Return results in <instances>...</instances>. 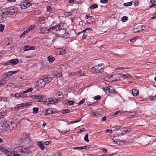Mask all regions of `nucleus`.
Instances as JSON below:
<instances>
[{
    "label": "nucleus",
    "instance_id": "25",
    "mask_svg": "<svg viewBox=\"0 0 156 156\" xmlns=\"http://www.w3.org/2000/svg\"><path fill=\"white\" fill-rule=\"evenodd\" d=\"M38 145L40 148L41 150H43L44 149V146L43 144L41 143V141H39L38 143Z\"/></svg>",
    "mask_w": 156,
    "mask_h": 156
},
{
    "label": "nucleus",
    "instance_id": "9",
    "mask_svg": "<svg viewBox=\"0 0 156 156\" xmlns=\"http://www.w3.org/2000/svg\"><path fill=\"white\" fill-rule=\"evenodd\" d=\"M109 79L110 82H114L118 80L119 79V77L117 75L115 74L111 76Z\"/></svg>",
    "mask_w": 156,
    "mask_h": 156
},
{
    "label": "nucleus",
    "instance_id": "59",
    "mask_svg": "<svg viewBox=\"0 0 156 156\" xmlns=\"http://www.w3.org/2000/svg\"><path fill=\"white\" fill-rule=\"evenodd\" d=\"M136 40V38H133L130 40V41L132 42H134Z\"/></svg>",
    "mask_w": 156,
    "mask_h": 156
},
{
    "label": "nucleus",
    "instance_id": "43",
    "mask_svg": "<svg viewBox=\"0 0 156 156\" xmlns=\"http://www.w3.org/2000/svg\"><path fill=\"white\" fill-rule=\"evenodd\" d=\"M140 28L142 30H145L148 29V27H146L144 26H141Z\"/></svg>",
    "mask_w": 156,
    "mask_h": 156
},
{
    "label": "nucleus",
    "instance_id": "12",
    "mask_svg": "<svg viewBox=\"0 0 156 156\" xmlns=\"http://www.w3.org/2000/svg\"><path fill=\"white\" fill-rule=\"evenodd\" d=\"M35 48L34 46H31L29 47L28 46H26L23 48L24 51H28L30 50H34V49Z\"/></svg>",
    "mask_w": 156,
    "mask_h": 156
},
{
    "label": "nucleus",
    "instance_id": "24",
    "mask_svg": "<svg viewBox=\"0 0 156 156\" xmlns=\"http://www.w3.org/2000/svg\"><path fill=\"white\" fill-rule=\"evenodd\" d=\"M48 60L49 62H52L55 61V58L52 55H49L48 57Z\"/></svg>",
    "mask_w": 156,
    "mask_h": 156
},
{
    "label": "nucleus",
    "instance_id": "32",
    "mask_svg": "<svg viewBox=\"0 0 156 156\" xmlns=\"http://www.w3.org/2000/svg\"><path fill=\"white\" fill-rule=\"evenodd\" d=\"M33 90V89L32 88H30L26 90L25 91H24L23 92V94H25V93H27L29 92H31Z\"/></svg>",
    "mask_w": 156,
    "mask_h": 156
},
{
    "label": "nucleus",
    "instance_id": "54",
    "mask_svg": "<svg viewBox=\"0 0 156 156\" xmlns=\"http://www.w3.org/2000/svg\"><path fill=\"white\" fill-rule=\"evenodd\" d=\"M13 84L12 83H9L7 85H6V87L8 88V87H11L13 86Z\"/></svg>",
    "mask_w": 156,
    "mask_h": 156
},
{
    "label": "nucleus",
    "instance_id": "38",
    "mask_svg": "<svg viewBox=\"0 0 156 156\" xmlns=\"http://www.w3.org/2000/svg\"><path fill=\"white\" fill-rule=\"evenodd\" d=\"M98 7V5L97 4H93L92 5H91L90 7V8L91 9H94Z\"/></svg>",
    "mask_w": 156,
    "mask_h": 156
},
{
    "label": "nucleus",
    "instance_id": "53",
    "mask_svg": "<svg viewBox=\"0 0 156 156\" xmlns=\"http://www.w3.org/2000/svg\"><path fill=\"white\" fill-rule=\"evenodd\" d=\"M101 98V96L99 95L96 96L94 97V99L95 100H99Z\"/></svg>",
    "mask_w": 156,
    "mask_h": 156
},
{
    "label": "nucleus",
    "instance_id": "35",
    "mask_svg": "<svg viewBox=\"0 0 156 156\" xmlns=\"http://www.w3.org/2000/svg\"><path fill=\"white\" fill-rule=\"evenodd\" d=\"M39 108H33V113L34 114L37 113L38 111Z\"/></svg>",
    "mask_w": 156,
    "mask_h": 156
},
{
    "label": "nucleus",
    "instance_id": "37",
    "mask_svg": "<svg viewBox=\"0 0 156 156\" xmlns=\"http://www.w3.org/2000/svg\"><path fill=\"white\" fill-rule=\"evenodd\" d=\"M66 53L65 51L63 49H61L60 50L59 53L60 55H62Z\"/></svg>",
    "mask_w": 156,
    "mask_h": 156
},
{
    "label": "nucleus",
    "instance_id": "60",
    "mask_svg": "<svg viewBox=\"0 0 156 156\" xmlns=\"http://www.w3.org/2000/svg\"><path fill=\"white\" fill-rule=\"evenodd\" d=\"M80 71L81 72L79 73V74L80 76H83L85 75V74L83 72H82L81 71Z\"/></svg>",
    "mask_w": 156,
    "mask_h": 156
},
{
    "label": "nucleus",
    "instance_id": "6",
    "mask_svg": "<svg viewBox=\"0 0 156 156\" xmlns=\"http://www.w3.org/2000/svg\"><path fill=\"white\" fill-rule=\"evenodd\" d=\"M19 62L18 59L16 58L12 59L7 62H4V64L5 65H15L17 64Z\"/></svg>",
    "mask_w": 156,
    "mask_h": 156
},
{
    "label": "nucleus",
    "instance_id": "44",
    "mask_svg": "<svg viewBox=\"0 0 156 156\" xmlns=\"http://www.w3.org/2000/svg\"><path fill=\"white\" fill-rule=\"evenodd\" d=\"M123 129H126L123 130V131L125 133H129L130 130V129L129 128H127V127H125L124 128H123Z\"/></svg>",
    "mask_w": 156,
    "mask_h": 156
},
{
    "label": "nucleus",
    "instance_id": "57",
    "mask_svg": "<svg viewBox=\"0 0 156 156\" xmlns=\"http://www.w3.org/2000/svg\"><path fill=\"white\" fill-rule=\"evenodd\" d=\"M114 154H103V155H100L99 156H112Z\"/></svg>",
    "mask_w": 156,
    "mask_h": 156
},
{
    "label": "nucleus",
    "instance_id": "55",
    "mask_svg": "<svg viewBox=\"0 0 156 156\" xmlns=\"http://www.w3.org/2000/svg\"><path fill=\"white\" fill-rule=\"evenodd\" d=\"M85 101V100L84 99H82V100L80 101L78 103L79 105H80L83 104Z\"/></svg>",
    "mask_w": 156,
    "mask_h": 156
},
{
    "label": "nucleus",
    "instance_id": "11",
    "mask_svg": "<svg viewBox=\"0 0 156 156\" xmlns=\"http://www.w3.org/2000/svg\"><path fill=\"white\" fill-rule=\"evenodd\" d=\"M109 89L108 90L109 91L110 94H116L117 93V91L114 89V88L111 86H109L108 87Z\"/></svg>",
    "mask_w": 156,
    "mask_h": 156
},
{
    "label": "nucleus",
    "instance_id": "7",
    "mask_svg": "<svg viewBox=\"0 0 156 156\" xmlns=\"http://www.w3.org/2000/svg\"><path fill=\"white\" fill-rule=\"evenodd\" d=\"M31 5V4L27 0H23L20 4L21 9H25Z\"/></svg>",
    "mask_w": 156,
    "mask_h": 156
},
{
    "label": "nucleus",
    "instance_id": "1",
    "mask_svg": "<svg viewBox=\"0 0 156 156\" xmlns=\"http://www.w3.org/2000/svg\"><path fill=\"white\" fill-rule=\"evenodd\" d=\"M8 122V125L9 128L12 129L16 126L17 124L19 123L21 120V117L19 115H15L12 119Z\"/></svg>",
    "mask_w": 156,
    "mask_h": 156
},
{
    "label": "nucleus",
    "instance_id": "42",
    "mask_svg": "<svg viewBox=\"0 0 156 156\" xmlns=\"http://www.w3.org/2000/svg\"><path fill=\"white\" fill-rule=\"evenodd\" d=\"M28 31L26 30L24 31L20 35V37L21 38L23 37L25 34H27L28 32Z\"/></svg>",
    "mask_w": 156,
    "mask_h": 156
},
{
    "label": "nucleus",
    "instance_id": "14",
    "mask_svg": "<svg viewBox=\"0 0 156 156\" xmlns=\"http://www.w3.org/2000/svg\"><path fill=\"white\" fill-rule=\"evenodd\" d=\"M119 75L121 77H122L123 79H126L128 77H130L131 76L130 74L128 73H127L126 74L120 73L119 74Z\"/></svg>",
    "mask_w": 156,
    "mask_h": 156
},
{
    "label": "nucleus",
    "instance_id": "63",
    "mask_svg": "<svg viewBox=\"0 0 156 156\" xmlns=\"http://www.w3.org/2000/svg\"><path fill=\"white\" fill-rule=\"evenodd\" d=\"M51 143V142L50 141H45L44 142V144L46 145H48L50 143Z\"/></svg>",
    "mask_w": 156,
    "mask_h": 156
},
{
    "label": "nucleus",
    "instance_id": "56",
    "mask_svg": "<svg viewBox=\"0 0 156 156\" xmlns=\"http://www.w3.org/2000/svg\"><path fill=\"white\" fill-rule=\"evenodd\" d=\"M100 2L102 3H107L108 2V0H101Z\"/></svg>",
    "mask_w": 156,
    "mask_h": 156
},
{
    "label": "nucleus",
    "instance_id": "52",
    "mask_svg": "<svg viewBox=\"0 0 156 156\" xmlns=\"http://www.w3.org/2000/svg\"><path fill=\"white\" fill-rule=\"evenodd\" d=\"M150 2L153 5H156V1L155 0H151Z\"/></svg>",
    "mask_w": 156,
    "mask_h": 156
},
{
    "label": "nucleus",
    "instance_id": "13",
    "mask_svg": "<svg viewBox=\"0 0 156 156\" xmlns=\"http://www.w3.org/2000/svg\"><path fill=\"white\" fill-rule=\"evenodd\" d=\"M47 27H42L40 29L41 32L42 34H46L48 33L47 30Z\"/></svg>",
    "mask_w": 156,
    "mask_h": 156
},
{
    "label": "nucleus",
    "instance_id": "21",
    "mask_svg": "<svg viewBox=\"0 0 156 156\" xmlns=\"http://www.w3.org/2000/svg\"><path fill=\"white\" fill-rule=\"evenodd\" d=\"M46 112L47 113L45 114V115H47L48 114H51L53 112V110L52 108H48L46 110Z\"/></svg>",
    "mask_w": 156,
    "mask_h": 156
},
{
    "label": "nucleus",
    "instance_id": "62",
    "mask_svg": "<svg viewBox=\"0 0 156 156\" xmlns=\"http://www.w3.org/2000/svg\"><path fill=\"white\" fill-rule=\"evenodd\" d=\"M2 101H8V99L6 97H2Z\"/></svg>",
    "mask_w": 156,
    "mask_h": 156
},
{
    "label": "nucleus",
    "instance_id": "50",
    "mask_svg": "<svg viewBox=\"0 0 156 156\" xmlns=\"http://www.w3.org/2000/svg\"><path fill=\"white\" fill-rule=\"evenodd\" d=\"M10 153V155H8V156H16V154L15 153V151L14 152H13L12 151H11Z\"/></svg>",
    "mask_w": 156,
    "mask_h": 156
},
{
    "label": "nucleus",
    "instance_id": "18",
    "mask_svg": "<svg viewBox=\"0 0 156 156\" xmlns=\"http://www.w3.org/2000/svg\"><path fill=\"white\" fill-rule=\"evenodd\" d=\"M87 30H89L90 31H92V29L91 28H87L85 29L83 31L79 32L77 33V35H80V34H82L84 32H86Z\"/></svg>",
    "mask_w": 156,
    "mask_h": 156
},
{
    "label": "nucleus",
    "instance_id": "28",
    "mask_svg": "<svg viewBox=\"0 0 156 156\" xmlns=\"http://www.w3.org/2000/svg\"><path fill=\"white\" fill-rule=\"evenodd\" d=\"M17 94L18 95L17 96V98H23V97H27V95L25 94H23V93L20 94Z\"/></svg>",
    "mask_w": 156,
    "mask_h": 156
},
{
    "label": "nucleus",
    "instance_id": "46",
    "mask_svg": "<svg viewBox=\"0 0 156 156\" xmlns=\"http://www.w3.org/2000/svg\"><path fill=\"white\" fill-rule=\"evenodd\" d=\"M88 134H87L84 137V140L85 141L87 142H89V140L88 139Z\"/></svg>",
    "mask_w": 156,
    "mask_h": 156
},
{
    "label": "nucleus",
    "instance_id": "64",
    "mask_svg": "<svg viewBox=\"0 0 156 156\" xmlns=\"http://www.w3.org/2000/svg\"><path fill=\"white\" fill-rule=\"evenodd\" d=\"M45 104L46 105H48L50 104L49 99L48 101H45Z\"/></svg>",
    "mask_w": 156,
    "mask_h": 156
},
{
    "label": "nucleus",
    "instance_id": "30",
    "mask_svg": "<svg viewBox=\"0 0 156 156\" xmlns=\"http://www.w3.org/2000/svg\"><path fill=\"white\" fill-rule=\"evenodd\" d=\"M62 76V73L61 72L57 73L55 75V77L57 78H59Z\"/></svg>",
    "mask_w": 156,
    "mask_h": 156
},
{
    "label": "nucleus",
    "instance_id": "41",
    "mask_svg": "<svg viewBox=\"0 0 156 156\" xmlns=\"http://www.w3.org/2000/svg\"><path fill=\"white\" fill-rule=\"evenodd\" d=\"M5 28V26L4 25L1 24H0V31L1 32H2Z\"/></svg>",
    "mask_w": 156,
    "mask_h": 156
},
{
    "label": "nucleus",
    "instance_id": "48",
    "mask_svg": "<svg viewBox=\"0 0 156 156\" xmlns=\"http://www.w3.org/2000/svg\"><path fill=\"white\" fill-rule=\"evenodd\" d=\"M12 71H9L6 73V75L7 76H10L12 75Z\"/></svg>",
    "mask_w": 156,
    "mask_h": 156
},
{
    "label": "nucleus",
    "instance_id": "58",
    "mask_svg": "<svg viewBox=\"0 0 156 156\" xmlns=\"http://www.w3.org/2000/svg\"><path fill=\"white\" fill-rule=\"evenodd\" d=\"M50 104H54V103L53 98H49V99Z\"/></svg>",
    "mask_w": 156,
    "mask_h": 156
},
{
    "label": "nucleus",
    "instance_id": "4",
    "mask_svg": "<svg viewBox=\"0 0 156 156\" xmlns=\"http://www.w3.org/2000/svg\"><path fill=\"white\" fill-rule=\"evenodd\" d=\"M92 70L94 71V73H102L104 71V69L102 67V64H100L98 66H95L92 68Z\"/></svg>",
    "mask_w": 156,
    "mask_h": 156
},
{
    "label": "nucleus",
    "instance_id": "40",
    "mask_svg": "<svg viewBox=\"0 0 156 156\" xmlns=\"http://www.w3.org/2000/svg\"><path fill=\"white\" fill-rule=\"evenodd\" d=\"M128 19L127 17L124 16L122 17V21L123 22H125L128 20Z\"/></svg>",
    "mask_w": 156,
    "mask_h": 156
},
{
    "label": "nucleus",
    "instance_id": "51",
    "mask_svg": "<svg viewBox=\"0 0 156 156\" xmlns=\"http://www.w3.org/2000/svg\"><path fill=\"white\" fill-rule=\"evenodd\" d=\"M106 133H109V134H111L112 133V130L109 129H107L105 130Z\"/></svg>",
    "mask_w": 156,
    "mask_h": 156
},
{
    "label": "nucleus",
    "instance_id": "36",
    "mask_svg": "<svg viewBox=\"0 0 156 156\" xmlns=\"http://www.w3.org/2000/svg\"><path fill=\"white\" fill-rule=\"evenodd\" d=\"M86 146H85L84 147H75L73 148L74 149H79V150H82L86 148Z\"/></svg>",
    "mask_w": 156,
    "mask_h": 156
},
{
    "label": "nucleus",
    "instance_id": "31",
    "mask_svg": "<svg viewBox=\"0 0 156 156\" xmlns=\"http://www.w3.org/2000/svg\"><path fill=\"white\" fill-rule=\"evenodd\" d=\"M7 113V112L5 111L1 112H0V118H1L2 116L5 115Z\"/></svg>",
    "mask_w": 156,
    "mask_h": 156
},
{
    "label": "nucleus",
    "instance_id": "5",
    "mask_svg": "<svg viewBox=\"0 0 156 156\" xmlns=\"http://www.w3.org/2000/svg\"><path fill=\"white\" fill-rule=\"evenodd\" d=\"M5 10L9 15H12L15 14L17 12L16 7L12 6L6 8Z\"/></svg>",
    "mask_w": 156,
    "mask_h": 156
},
{
    "label": "nucleus",
    "instance_id": "27",
    "mask_svg": "<svg viewBox=\"0 0 156 156\" xmlns=\"http://www.w3.org/2000/svg\"><path fill=\"white\" fill-rule=\"evenodd\" d=\"M102 89L108 95L109 94H110L109 91L108 90L109 89L108 87H103Z\"/></svg>",
    "mask_w": 156,
    "mask_h": 156
},
{
    "label": "nucleus",
    "instance_id": "2",
    "mask_svg": "<svg viewBox=\"0 0 156 156\" xmlns=\"http://www.w3.org/2000/svg\"><path fill=\"white\" fill-rule=\"evenodd\" d=\"M52 80V78L51 77L40 79L37 81L36 86L40 88L44 87L46 84L49 83Z\"/></svg>",
    "mask_w": 156,
    "mask_h": 156
},
{
    "label": "nucleus",
    "instance_id": "8",
    "mask_svg": "<svg viewBox=\"0 0 156 156\" xmlns=\"http://www.w3.org/2000/svg\"><path fill=\"white\" fill-rule=\"evenodd\" d=\"M30 138L29 135L27 134H24L22 138V142H25L26 141H29L30 140Z\"/></svg>",
    "mask_w": 156,
    "mask_h": 156
},
{
    "label": "nucleus",
    "instance_id": "23",
    "mask_svg": "<svg viewBox=\"0 0 156 156\" xmlns=\"http://www.w3.org/2000/svg\"><path fill=\"white\" fill-rule=\"evenodd\" d=\"M75 103V101H73L66 100L65 101V103L69 105H73Z\"/></svg>",
    "mask_w": 156,
    "mask_h": 156
},
{
    "label": "nucleus",
    "instance_id": "34",
    "mask_svg": "<svg viewBox=\"0 0 156 156\" xmlns=\"http://www.w3.org/2000/svg\"><path fill=\"white\" fill-rule=\"evenodd\" d=\"M6 80L4 79H3L0 80V86L3 85L6 83Z\"/></svg>",
    "mask_w": 156,
    "mask_h": 156
},
{
    "label": "nucleus",
    "instance_id": "61",
    "mask_svg": "<svg viewBox=\"0 0 156 156\" xmlns=\"http://www.w3.org/2000/svg\"><path fill=\"white\" fill-rule=\"evenodd\" d=\"M121 128V126H117L115 129V130L116 131L118 130L119 129Z\"/></svg>",
    "mask_w": 156,
    "mask_h": 156
},
{
    "label": "nucleus",
    "instance_id": "45",
    "mask_svg": "<svg viewBox=\"0 0 156 156\" xmlns=\"http://www.w3.org/2000/svg\"><path fill=\"white\" fill-rule=\"evenodd\" d=\"M83 33V36H82V38L83 39H85L87 37V33H86V32H84Z\"/></svg>",
    "mask_w": 156,
    "mask_h": 156
},
{
    "label": "nucleus",
    "instance_id": "16",
    "mask_svg": "<svg viewBox=\"0 0 156 156\" xmlns=\"http://www.w3.org/2000/svg\"><path fill=\"white\" fill-rule=\"evenodd\" d=\"M31 105L30 102H27L26 103H23L19 105V107H27L30 106Z\"/></svg>",
    "mask_w": 156,
    "mask_h": 156
},
{
    "label": "nucleus",
    "instance_id": "20",
    "mask_svg": "<svg viewBox=\"0 0 156 156\" xmlns=\"http://www.w3.org/2000/svg\"><path fill=\"white\" fill-rule=\"evenodd\" d=\"M132 93L134 96L138 95L139 94V91L136 89H133L132 90Z\"/></svg>",
    "mask_w": 156,
    "mask_h": 156
},
{
    "label": "nucleus",
    "instance_id": "29",
    "mask_svg": "<svg viewBox=\"0 0 156 156\" xmlns=\"http://www.w3.org/2000/svg\"><path fill=\"white\" fill-rule=\"evenodd\" d=\"M81 72L79 71H78L77 72H73L72 73H69V76H75V75H78L79 74V73L80 72Z\"/></svg>",
    "mask_w": 156,
    "mask_h": 156
},
{
    "label": "nucleus",
    "instance_id": "3",
    "mask_svg": "<svg viewBox=\"0 0 156 156\" xmlns=\"http://www.w3.org/2000/svg\"><path fill=\"white\" fill-rule=\"evenodd\" d=\"M15 150L16 156H26V153L23 151L22 147L21 146L19 147Z\"/></svg>",
    "mask_w": 156,
    "mask_h": 156
},
{
    "label": "nucleus",
    "instance_id": "15",
    "mask_svg": "<svg viewBox=\"0 0 156 156\" xmlns=\"http://www.w3.org/2000/svg\"><path fill=\"white\" fill-rule=\"evenodd\" d=\"M57 31L60 30H64L63 27V23H60L58 25L56 26Z\"/></svg>",
    "mask_w": 156,
    "mask_h": 156
},
{
    "label": "nucleus",
    "instance_id": "47",
    "mask_svg": "<svg viewBox=\"0 0 156 156\" xmlns=\"http://www.w3.org/2000/svg\"><path fill=\"white\" fill-rule=\"evenodd\" d=\"M123 113V112L122 111H116L115 113H114L113 115H116L119 114V113L122 114Z\"/></svg>",
    "mask_w": 156,
    "mask_h": 156
},
{
    "label": "nucleus",
    "instance_id": "26",
    "mask_svg": "<svg viewBox=\"0 0 156 156\" xmlns=\"http://www.w3.org/2000/svg\"><path fill=\"white\" fill-rule=\"evenodd\" d=\"M32 98H33L40 99L42 98V96L41 95H32Z\"/></svg>",
    "mask_w": 156,
    "mask_h": 156
},
{
    "label": "nucleus",
    "instance_id": "22",
    "mask_svg": "<svg viewBox=\"0 0 156 156\" xmlns=\"http://www.w3.org/2000/svg\"><path fill=\"white\" fill-rule=\"evenodd\" d=\"M55 30H56V31H57V28L56 26L51 27L48 29L47 30L48 33H49L51 31Z\"/></svg>",
    "mask_w": 156,
    "mask_h": 156
},
{
    "label": "nucleus",
    "instance_id": "33",
    "mask_svg": "<svg viewBox=\"0 0 156 156\" xmlns=\"http://www.w3.org/2000/svg\"><path fill=\"white\" fill-rule=\"evenodd\" d=\"M35 27V26L34 25H31L29 28L27 29V30L28 32L30 31V30L33 29Z\"/></svg>",
    "mask_w": 156,
    "mask_h": 156
},
{
    "label": "nucleus",
    "instance_id": "17",
    "mask_svg": "<svg viewBox=\"0 0 156 156\" xmlns=\"http://www.w3.org/2000/svg\"><path fill=\"white\" fill-rule=\"evenodd\" d=\"M3 152H4L6 155L7 156L8 155H9V154L11 151L10 148H8L7 149H5V148H3L2 149Z\"/></svg>",
    "mask_w": 156,
    "mask_h": 156
},
{
    "label": "nucleus",
    "instance_id": "49",
    "mask_svg": "<svg viewBox=\"0 0 156 156\" xmlns=\"http://www.w3.org/2000/svg\"><path fill=\"white\" fill-rule=\"evenodd\" d=\"M72 13L71 12H66L65 13V15L66 16H69L72 15Z\"/></svg>",
    "mask_w": 156,
    "mask_h": 156
},
{
    "label": "nucleus",
    "instance_id": "39",
    "mask_svg": "<svg viewBox=\"0 0 156 156\" xmlns=\"http://www.w3.org/2000/svg\"><path fill=\"white\" fill-rule=\"evenodd\" d=\"M132 3L131 2L124 3L123 4L124 5L126 6H131L132 5Z\"/></svg>",
    "mask_w": 156,
    "mask_h": 156
},
{
    "label": "nucleus",
    "instance_id": "10",
    "mask_svg": "<svg viewBox=\"0 0 156 156\" xmlns=\"http://www.w3.org/2000/svg\"><path fill=\"white\" fill-rule=\"evenodd\" d=\"M46 18L45 17H38L35 18V21L36 23H41L45 20Z\"/></svg>",
    "mask_w": 156,
    "mask_h": 156
},
{
    "label": "nucleus",
    "instance_id": "19",
    "mask_svg": "<svg viewBox=\"0 0 156 156\" xmlns=\"http://www.w3.org/2000/svg\"><path fill=\"white\" fill-rule=\"evenodd\" d=\"M55 95L61 99L62 98L64 97L63 94L60 91L56 93Z\"/></svg>",
    "mask_w": 156,
    "mask_h": 156
}]
</instances>
